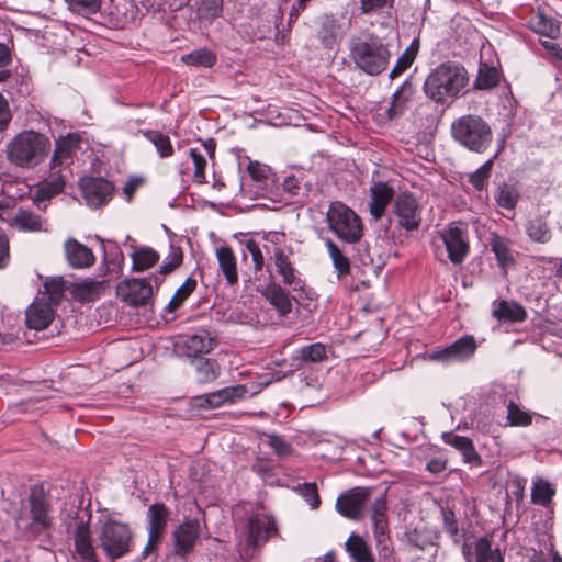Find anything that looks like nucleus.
Returning <instances> with one entry per match:
<instances>
[{
    "label": "nucleus",
    "instance_id": "obj_1",
    "mask_svg": "<svg viewBox=\"0 0 562 562\" xmlns=\"http://www.w3.org/2000/svg\"><path fill=\"white\" fill-rule=\"evenodd\" d=\"M469 83L467 69L453 61H446L434 68L427 76L423 90L437 104H449L459 98Z\"/></svg>",
    "mask_w": 562,
    "mask_h": 562
},
{
    "label": "nucleus",
    "instance_id": "obj_2",
    "mask_svg": "<svg viewBox=\"0 0 562 562\" xmlns=\"http://www.w3.org/2000/svg\"><path fill=\"white\" fill-rule=\"evenodd\" d=\"M50 146L48 136L34 130H26L10 139L5 146V155L11 165L33 169L46 159Z\"/></svg>",
    "mask_w": 562,
    "mask_h": 562
},
{
    "label": "nucleus",
    "instance_id": "obj_3",
    "mask_svg": "<svg viewBox=\"0 0 562 562\" xmlns=\"http://www.w3.org/2000/svg\"><path fill=\"white\" fill-rule=\"evenodd\" d=\"M350 58L364 74L378 76L386 69L391 53L381 38L370 35L350 42Z\"/></svg>",
    "mask_w": 562,
    "mask_h": 562
},
{
    "label": "nucleus",
    "instance_id": "obj_4",
    "mask_svg": "<svg viewBox=\"0 0 562 562\" xmlns=\"http://www.w3.org/2000/svg\"><path fill=\"white\" fill-rule=\"evenodd\" d=\"M453 138L468 149L483 153L492 142V130L487 122L477 115H463L451 125Z\"/></svg>",
    "mask_w": 562,
    "mask_h": 562
},
{
    "label": "nucleus",
    "instance_id": "obj_5",
    "mask_svg": "<svg viewBox=\"0 0 562 562\" xmlns=\"http://www.w3.org/2000/svg\"><path fill=\"white\" fill-rule=\"evenodd\" d=\"M329 229L342 241L358 243L363 236V225L360 216L340 201L329 204L326 212Z\"/></svg>",
    "mask_w": 562,
    "mask_h": 562
},
{
    "label": "nucleus",
    "instance_id": "obj_6",
    "mask_svg": "<svg viewBox=\"0 0 562 562\" xmlns=\"http://www.w3.org/2000/svg\"><path fill=\"white\" fill-rule=\"evenodd\" d=\"M99 546L110 560L126 555L132 549V531L127 525L106 521L98 536Z\"/></svg>",
    "mask_w": 562,
    "mask_h": 562
},
{
    "label": "nucleus",
    "instance_id": "obj_7",
    "mask_svg": "<svg viewBox=\"0 0 562 562\" xmlns=\"http://www.w3.org/2000/svg\"><path fill=\"white\" fill-rule=\"evenodd\" d=\"M393 213L398 226L407 232L418 229L422 224L423 206L412 192H402L394 199Z\"/></svg>",
    "mask_w": 562,
    "mask_h": 562
},
{
    "label": "nucleus",
    "instance_id": "obj_8",
    "mask_svg": "<svg viewBox=\"0 0 562 562\" xmlns=\"http://www.w3.org/2000/svg\"><path fill=\"white\" fill-rule=\"evenodd\" d=\"M151 279L154 280V277L122 281L116 289L117 295L131 306H144L150 301L153 295Z\"/></svg>",
    "mask_w": 562,
    "mask_h": 562
},
{
    "label": "nucleus",
    "instance_id": "obj_9",
    "mask_svg": "<svg viewBox=\"0 0 562 562\" xmlns=\"http://www.w3.org/2000/svg\"><path fill=\"white\" fill-rule=\"evenodd\" d=\"M80 188L87 204L94 209L108 203L114 193L113 183L102 177L83 178Z\"/></svg>",
    "mask_w": 562,
    "mask_h": 562
},
{
    "label": "nucleus",
    "instance_id": "obj_10",
    "mask_svg": "<svg viewBox=\"0 0 562 562\" xmlns=\"http://www.w3.org/2000/svg\"><path fill=\"white\" fill-rule=\"evenodd\" d=\"M270 263L268 265V269L270 271V277H273V271L279 277H281V281L292 288L293 290H297L302 288V280L297 270L294 268L290 257L283 251V249L276 247L273 249L272 255L270 256Z\"/></svg>",
    "mask_w": 562,
    "mask_h": 562
},
{
    "label": "nucleus",
    "instance_id": "obj_11",
    "mask_svg": "<svg viewBox=\"0 0 562 562\" xmlns=\"http://www.w3.org/2000/svg\"><path fill=\"white\" fill-rule=\"evenodd\" d=\"M247 544L255 548L265 543L271 536L277 533L276 521L272 516L252 514L247 518Z\"/></svg>",
    "mask_w": 562,
    "mask_h": 562
},
{
    "label": "nucleus",
    "instance_id": "obj_12",
    "mask_svg": "<svg viewBox=\"0 0 562 562\" xmlns=\"http://www.w3.org/2000/svg\"><path fill=\"white\" fill-rule=\"evenodd\" d=\"M65 183L60 170L50 169L49 176L41 181L35 190L33 202L37 209L44 212L50 199L63 192Z\"/></svg>",
    "mask_w": 562,
    "mask_h": 562
},
{
    "label": "nucleus",
    "instance_id": "obj_13",
    "mask_svg": "<svg viewBox=\"0 0 562 562\" xmlns=\"http://www.w3.org/2000/svg\"><path fill=\"white\" fill-rule=\"evenodd\" d=\"M307 24L314 29V36L324 48L333 49L340 35V25L334 15L322 14Z\"/></svg>",
    "mask_w": 562,
    "mask_h": 562
},
{
    "label": "nucleus",
    "instance_id": "obj_14",
    "mask_svg": "<svg viewBox=\"0 0 562 562\" xmlns=\"http://www.w3.org/2000/svg\"><path fill=\"white\" fill-rule=\"evenodd\" d=\"M32 522L29 530L36 535L52 526L49 512L52 509L47 494H30Z\"/></svg>",
    "mask_w": 562,
    "mask_h": 562
},
{
    "label": "nucleus",
    "instance_id": "obj_15",
    "mask_svg": "<svg viewBox=\"0 0 562 562\" xmlns=\"http://www.w3.org/2000/svg\"><path fill=\"white\" fill-rule=\"evenodd\" d=\"M476 350V342L472 336H463L445 349L434 352L431 359L438 361H462L470 358Z\"/></svg>",
    "mask_w": 562,
    "mask_h": 562
},
{
    "label": "nucleus",
    "instance_id": "obj_16",
    "mask_svg": "<svg viewBox=\"0 0 562 562\" xmlns=\"http://www.w3.org/2000/svg\"><path fill=\"white\" fill-rule=\"evenodd\" d=\"M64 252L68 265L74 269H86L95 262L93 251L75 238L65 240Z\"/></svg>",
    "mask_w": 562,
    "mask_h": 562
},
{
    "label": "nucleus",
    "instance_id": "obj_17",
    "mask_svg": "<svg viewBox=\"0 0 562 562\" xmlns=\"http://www.w3.org/2000/svg\"><path fill=\"white\" fill-rule=\"evenodd\" d=\"M442 239L450 261L453 265L462 263L470 249L463 231L459 227H449L442 233Z\"/></svg>",
    "mask_w": 562,
    "mask_h": 562
},
{
    "label": "nucleus",
    "instance_id": "obj_18",
    "mask_svg": "<svg viewBox=\"0 0 562 562\" xmlns=\"http://www.w3.org/2000/svg\"><path fill=\"white\" fill-rule=\"evenodd\" d=\"M246 394L244 385H234L220 389L198 397L199 405L203 408H216L225 404H233Z\"/></svg>",
    "mask_w": 562,
    "mask_h": 562
},
{
    "label": "nucleus",
    "instance_id": "obj_19",
    "mask_svg": "<svg viewBox=\"0 0 562 562\" xmlns=\"http://www.w3.org/2000/svg\"><path fill=\"white\" fill-rule=\"evenodd\" d=\"M199 535L196 521L181 524L173 531V553L180 557L188 555L193 550Z\"/></svg>",
    "mask_w": 562,
    "mask_h": 562
},
{
    "label": "nucleus",
    "instance_id": "obj_20",
    "mask_svg": "<svg viewBox=\"0 0 562 562\" xmlns=\"http://www.w3.org/2000/svg\"><path fill=\"white\" fill-rule=\"evenodd\" d=\"M386 499L382 495L378 497L372 505L371 521L373 527L374 538L379 547L387 548L389 538V521L386 515Z\"/></svg>",
    "mask_w": 562,
    "mask_h": 562
},
{
    "label": "nucleus",
    "instance_id": "obj_21",
    "mask_svg": "<svg viewBox=\"0 0 562 562\" xmlns=\"http://www.w3.org/2000/svg\"><path fill=\"white\" fill-rule=\"evenodd\" d=\"M259 292L274 307L279 316L284 317L291 313L292 302L290 295L288 291L274 280H270Z\"/></svg>",
    "mask_w": 562,
    "mask_h": 562
},
{
    "label": "nucleus",
    "instance_id": "obj_22",
    "mask_svg": "<svg viewBox=\"0 0 562 562\" xmlns=\"http://www.w3.org/2000/svg\"><path fill=\"white\" fill-rule=\"evenodd\" d=\"M416 88L411 78H407L393 93L390 106L386 110L389 120H395L402 116L413 100Z\"/></svg>",
    "mask_w": 562,
    "mask_h": 562
},
{
    "label": "nucleus",
    "instance_id": "obj_23",
    "mask_svg": "<svg viewBox=\"0 0 562 562\" xmlns=\"http://www.w3.org/2000/svg\"><path fill=\"white\" fill-rule=\"evenodd\" d=\"M75 550L81 562H98L89 526L80 521L74 533Z\"/></svg>",
    "mask_w": 562,
    "mask_h": 562
},
{
    "label": "nucleus",
    "instance_id": "obj_24",
    "mask_svg": "<svg viewBox=\"0 0 562 562\" xmlns=\"http://www.w3.org/2000/svg\"><path fill=\"white\" fill-rule=\"evenodd\" d=\"M370 214L374 220H380L386 209V205L394 198V189L386 182H375L370 189Z\"/></svg>",
    "mask_w": 562,
    "mask_h": 562
},
{
    "label": "nucleus",
    "instance_id": "obj_25",
    "mask_svg": "<svg viewBox=\"0 0 562 562\" xmlns=\"http://www.w3.org/2000/svg\"><path fill=\"white\" fill-rule=\"evenodd\" d=\"M369 494H339L337 510L345 517L359 519L362 516Z\"/></svg>",
    "mask_w": 562,
    "mask_h": 562
},
{
    "label": "nucleus",
    "instance_id": "obj_26",
    "mask_svg": "<svg viewBox=\"0 0 562 562\" xmlns=\"http://www.w3.org/2000/svg\"><path fill=\"white\" fill-rule=\"evenodd\" d=\"M528 27L540 35L555 38L560 33V25L557 20L548 15L546 11L538 8L527 21Z\"/></svg>",
    "mask_w": 562,
    "mask_h": 562
},
{
    "label": "nucleus",
    "instance_id": "obj_27",
    "mask_svg": "<svg viewBox=\"0 0 562 562\" xmlns=\"http://www.w3.org/2000/svg\"><path fill=\"white\" fill-rule=\"evenodd\" d=\"M214 346V338L205 329H200L183 340L186 355L193 359L200 358L199 355L209 353L213 350Z\"/></svg>",
    "mask_w": 562,
    "mask_h": 562
},
{
    "label": "nucleus",
    "instance_id": "obj_28",
    "mask_svg": "<svg viewBox=\"0 0 562 562\" xmlns=\"http://www.w3.org/2000/svg\"><path fill=\"white\" fill-rule=\"evenodd\" d=\"M77 147L78 137L74 134H67L56 139L55 149L50 159V169L54 170L57 167L69 165Z\"/></svg>",
    "mask_w": 562,
    "mask_h": 562
},
{
    "label": "nucleus",
    "instance_id": "obj_29",
    "mask_svg": "<svg viewBox=\"0 0 562 562\" xmlns=\"http://www.w3.org/2000/svg\"><path fill=\"white\" fill-rule=\"evenodd\" d=\"M194 378L199 384H210L221 375V366L216 359L200 357L191 360Z\"/></svg>",
    "mask_w": 562,
    "mask_h": 562
},
{
    "label": "nucleus",
    "instance_id": "obj_30",
    "mask_svg": "<svg viewBox=\"0 0 562 562\" xmlns=\"http://www.w3.org/2000/svg\"><path fill=\"white\" fill-rule=\"evenodd\" d=\"M524 227L526 235L533 243L548 244L552 240L553 233L544 215H537L527 220Z\"/></svg>",
    "mask_w": 562,
    "mask_h": 562
},
{
    "label": "nucleus",
    "instance_id": "obj_31",
    "mask_svg": "<svg viewBox=\"0 0 562 562\" xmlns=\"http://www.w3.org/2000/svg\"><path fill=\"white\" fill-rule=\"evenodd\" d=\"M218 269L225 277L226 283L234 286L238 283L237 259L228 246L216 248Z\"/></svg>",
    "mask_w": 562,
    "mask_h": 562
},
{
    "label": "nucleus",
    "instance_id": "obj_32",
    "mask_svg": "<svg viewBox=\"0 0 562 562\" xmlns=\"http://www.w3.org/2000/svg\"><path fill=\"white\" fill-rule=\"evenodd\" d=\"M510 240L506 237L494 234L490 240L491 251L495 255L501 269L506 271L515 263L514 250Z\"/></svg>",
    "mask_w": 562,
    "mask_h": 562
},
{
    "label": "nucleus",
    "instance_id": "obj_33",
    "mask_svg": "<svg viewBox=\"0 0 562 562\" xmlns=\"http://www.w3.org/2000/svg\"><path fill=\"white\" fill-rule=\"evenodd\" d=\"M168 509L164 504H153L148 508V533L150 541L161 539L167 525Z\"/></svg>",
    "mask_w": 562,
    "mask_h": 562
},
{
    "label": "nucleus",
    "instance_id": "obj_34",
    "mask_svg": "<svg viewBox=\"0 0 562 562\" xmlns=\"http://www.w3.org/2000/svg\"><path fill=\"white\" fill-rule=\"evenodd\" d=\"M54 318L52 307L44 304H33L26 311L25 323L31 329H45Z\"/></svg>",
    "mask_w": 562,
    "mask_h": 562
},
{
    "label": "nucleus",
    "instance_id": "obj_35",
    "mask_svg": "<svg viewBox=\"0 0 562 562\" xmlns=\"http://www.w3.org/2000/svg\"><path fill=\"white\" fill-rule=\"evenodd\" d=\"M103 289L104 281L85 280L80 283L71 284L70 292L76 301L86 303L98 300Z\"/></svg>",
    "mask_w": 562,
    "mask_h": 562
},
{
    "label": "nucleus",
    "instance_id": "obj_36",
    "mask_svg": "<svg viewBox=\"0 0 562 562\" xmlns=\"http://www.w3.org/2000/svg\"><path fill=\"white\" fill-rule=\"evenodd\" d=\"M345 549L350 555L352 562H374L370 547L362 537L355 532L348 537L345 543Z\"/></svg>",
    "mask_w": 562,
    "mask_h": 562
},
{
    "label": "nucleus",
    "instance_id": "obj_37",
    "mask_svg": "<svg viewBox=\"0 0 562 562\" xmlns=\"http://www.w3.org/2000/svg\"><path fill=\"white\" fill-rule=\"evenodd\" d=\"M443 440L446 443H448V445L452 446L453 448H456L457 450H459L462 453L465 462L480 463V456L475 451L473 442L470 438L449 432V434H443Z\"/></svg>",
    "mask_w": 562,
    "mask_h": 562
},
{
    "label": "nucleus",
    "instance_id": "obj_38",
    "mask_svg": "<svg viewBox=\"0 0 562 562\" xmlns=\"http://www.w3.org/2000/svg\"><path fill=\"white\" fill-rule=\"evenodd\" d=\"M327 359L326 346L321 342H314L300 348L294 356L299 367L319 363Z\"/></svg>",
    "mask_w": 562,
    "mask_h": 562
},
{
    "label": "nucleus",
    "instance_id": "obj_39",
    "mask_svg": "<svg viewBox=\"0 0 562 562\" xmlns=\"http://www.w3.org/2000/svg\"><path fill=\"white\" fill-rule=\"evenodd\" d=\"M132 270L136 272L145 271L154 267L159 261V254L147 246L134 249L131 254Z\"/></svg>",
    "mask_w": 562,
    "mask_h": 562
},
{
    "label": "nucleus",
    "instance_id": "obj_40",
    "mask_svg": "<svg viewBox=\"0 0 562 562\" xmlns=\"http://www.w3.org/2000/svg\"><path fill=\"white\" fill-rule=\"evenodd\" d=\"M406 541L419 550H425L429 546H434L437 541V533L428 527H420L407 530L404 533Z\"/></svg>",
    "mask_w": 562,
    "mask_h": 562
},
{
    "label": "nucleus",
    "instance_id": "obj_41",
    "mask_svg": "<svg viewBox=\"0 0 562 562\" xmlns=\"http://www.w3.org/2000/svg\"><path fill=\"white\" fill-rule=\"evenodd\" d=\"M493 316L499 321L515 323L525 321L527 313L520 304L502 300L498 307L493 311Z\"/></svg>",
    "mask_w": 562,
    "mask_h": 562
},
{
    "label": "nucleus",
    "instance_id": "obj_42",
    "mask_svg": "<svg viewBox=\"0 0 562 562\" xmlns=\"http://www.w3.org/2000/svg\"><path fill=\"white\" fill-rule=\"evenodd\" d=\"M182 261L183 251L181 247L171 244L169 247V254L165 258L164 263L160 266L159 276H154V282L156 286L158 288L162 283L164 276L171 273L175 269L180 267Z\"/></svg>",
    "mask_w": 562,
    "mask_h": 562
},
{
    "label": "nucleus",
    "instance_id": "obj_43",
    "mask_svg": "<svg viewBox=\"0 0 562 562\" xmlns=\"http://www.w3.org/2000/svg\"><path fill=\"white\" fill-rule=\"evenodd\" d=\"M499 76V70L496 67L481 63L474 80V88L477 90L492 89L498 85Z\"/></svg>",
    "mask_w": 562,
    "mask_h": 562
},
{
    "label": "nucleus",
    "instance_id": "obj_44",
    "mask_svg": "<svg viewBox=\"0 0 562 562\" xmlns=\"http://www.w3.org/2000/svg\"><path fill=\"white\" fill-rule=\"evenodd\" d=\"M181 60L188 66L211 68L216 61L215 53L207 48H199L181 56Z\"/></svg>",
    "mask_w": 562,
    "mask_h": 562
},
{
    "label": "nucleus",
    "instance_id": "obj_45",
    "mask_svg": "<svg viewBox=\"0 0 562 562\" xmlns=\"http://www.w3.org/2000/svg\"><path fill=\"white\" fill-rule=\"evenodd\" d=\"M142 134L156 147L160 158L173 155V147L168 135L155 130L142 131Z\"/></svg>",
    "mask_w": 562,
    "mask_h": 562
},
{
    "label": "nucleus",
    "instance_id": "obj_46",
    "mask_svg": "<svg viewBox=\"0 0 562 562\" xmlns=\"http://www.w3.org/2000/svg\"><path fill=\"white\" fill-rule=\"evenodd\" d=\"M519 191L510 184L503 183L498 186L494 199L496 204L505 210L514 211L519 200Z\"/></svg>",
    "mask_w": 562,
    "mask_h": 562
},
{
    "label": "nucleus",
    "instance_id": "obj_47",
    "mask_svg": "<svg viewBox=\"0 0 562 562\" xmlns=\"http://www.w3.org/2000/svg\"><path fill=\"white\" fill-rule=\"evenodd\" d=\"M475 562H504L498 549L492 550L491 541L482 537L474 544Z\"/></svg>",
    "mask_w": 562,
    "mask_h": 562
},
{
    "label": "nucleus",
    "instance_id": "obj_48",
    "mask_svg": "<svg viewBox=\"0 0 562 562\" xmlns=\"http://www.w3.org/2000/svg\"><path fill=\"white\" fill-rule=\"evenodd\" d=\"M328 254L333 265L337 271L338 277L347 276L350 272V261L347 256L342 254L339 247L329 238L325 240Z\"/></svg>",
    "mask_w": 562,
    "mask_h": 562
},
{
    "label": "nucleus",
    "instance_id": "obj_49",
    "mask_svg": "<svg viewBox=\"0 0 562 562\" xmlns=\"http://www.w3.org/2000/svg\"><path fill=\"white\" fill-rule=\"evenodd\" d=\"M15 225L22 231L37 232L42 229L43 220L29 210H19L14 216Z\"/></svg>",
    "mask_w": 562,
    "mask_h": 562
},
{
    "label": "nucleus",
    "instance_id": "obj_50",
    "mask_svg": "<svg viewBox=\"0 0 562 562\" xmlns=\"http://www.w3.org/2000/svg\"><path fill=\"white\" fill-rule=\"evenodd\" d=\"M196 280L189 277L186 279V281L182 283L181 286H179L171 297L170 302L167 305V310L169 312H173L177 308H179L182 303L192 294V292L196 288Z\"/></svg>",
    "mask_w": 562,
    "mask_h": 562
},
{
    "label": "nucleus",
    "instance_id": "obj_51",
    "mask_svg": "<svg viewBox=\"0 0 562 562\" xmlns=\"http://www.w3.org/2000/svg\"><path fill=\"white\" fill-rule=\"evenodd\" d=\"M267 443L279 458H288L294 453L291 443L283 437L277 434H268Z\"/></svg>",
    "mask_w": 562,
    "mask_h": 562
},
{
    "label": "nucleus",
    "instance_id": "obj_52",
    "mask_svg": "<svg viewBox=\"0 0 562 562\" xmlns=\"http://www.w3.org/2000/svg\"><path fill=\"white\" fill-rule=\"evenodd\" d=\"M45 291L53 304H59L64 293L68 290V282L61 278L52 279L44 284Z\"/></svg>",
    "mask_w": 562,
    "mask_h": 562
},
{
    "label": "nucleus",
    "instance_id": "obj_53",
    "mask_svg": "<svg viewBox=\"0 0 562 562\" xmlns=\"http://www.w3.org/2000/svg\"><path fill=\"white\" fill-rule=\"evenodd\" d=\"M68 8L79 14H93L101 8V0H65Z\"/></svg>",
    "mask_w": 562,
    "mask_h": 562
},
{
    "label": "nucleus",
    "instance_id": "obj_54",
    "mask_svg": "<svg viewBox=\"0 0 562 562\" xmlns=\"http://www.w3.org/2000/svg\"><path fill=\"white\" fill-rule=\"evenodd\" d=\"M492 166V160H487L476 171L470 175L469 182L476 190H483L486 187L488 178L491 176Z\"/></svg>",
    "mask_w": 562,
    "mask_h": 562
},
{
    "label": "nucleus",
    "instance_id": "obj_55",
    "mask_svg": "<svg viewBox=\"0 0 562 562\" xmlns=\"http://www.w3.org/2000/svg\"><path fill=\"white\" fill-rule=\"evenodd\" d=\"M507 419L512 426H527L532 420L531 416L521 411L513 401L507 405Z\"/></svg>",
    "mask_w": 562,
    "mask_h": 562
},
{
    "label": "nucleus",
    "instance_id": "obj_56",
    "mask_svg": "<svg viewBox=\"0 0 562 562\" xmlns=\"http://www.w3.org/2000/svg\"><path fill=\"white\" fill-rule=\"evenodd\" d=\"M316 454L321 458L328 460H336L341 458L340 448L331 440L323 439L316 445Z\"/></svg>",
    "mask_w": 562,
    "mask_h": 562
},
{
    "label": "nucleus",
    "instance_id": "obj_57",
    "mask_svg": "<svg viewBox=\"0 0 562 562\" xmlns=\"http://www.w3.org/2000/svg\"><path fill=\"white\" fill-rule=\"evenodd\" d=\"M189 154L194 165L195 179L201 183L205 182V167L207 162L204 155L198 148H191Z\"/></svg>",
    "mask_w": 562,
    "mask_h": 562
},
{
    "label": "nucleus",
    "instance_id": "obj_58",
    "mask_svg": "<svg viewBox=\"0 0 562 562\" xmlns=\"http://www.w3.org/2000/svg\"><path fill=\"white\" fill-rule=\"evenodd\" d=\"M245 249L251 256L255 271H261L265 266V257L259 248V245L255 240L248 239L245 243Z\"/></svg>",
    "mask_w": 562,
    "mask_h": 562
},
{
    "label": "nucleus",
    "instance_id": "obj_59",
    "mask_svg": "<svg viewBox=\"0 0 562 562\" xmlns=\"http://www.w3.org/2000/svg\"><path fill=\"white\" fill-rule=\"evenodd\" d=\"M414 56L412 52H404L396 60V64L391 69L389 77L391 79H395L401 74H403L406 69H408L414 63Z\"/></svg>",
    "mask_w": 562,
    "mask_h": 562
},
{
    "label": "nucleus",
    "instance_id": "obj_60",
    "mask_svg": "<svg viewBox=\"0 0 562 562\" xmlns=\"http://www.w3.org/2000/svg\"><path fill=\"white\" fill-rule=\"evenodd\" d=\"M443 515V527L449 536L456 543L460 541V532L458 528V524L454 517V513L452 510H442Z\"/></svg>",
    "mask_w": 562,
    "mask_h": 562
},
{
    "label": "nucleus",
    "instance_id": "obj_61",
    "mask_svg": "<svg viewBox=\"0 0 562 562\" xmlns=\"http://www.w3.org/2000/svg\"><path fill=\"white\" fill-rule=\"evenodd\" d=\"M12 120V113L9 108L7 99L0 93V132H3L9 126Z\"/></svg>",
    "mask_w": 562,
    "mask_h": 562
},
{
    "label": "nucleus",
    "instance_id": "obj_62",
    "mask_svg": "<svg viewBox=\"0 0 562 562\" xmlns=\"http://www.w3.org/2000/svg\"><path fill=\"white\" fill-rule=\"evenodd\" d=\"M247 171L249 172L250 177L256 181H262L267 178V168L266 166H262L258 161H250L247 167Z\"/></svg>",
    "mask_w": 562,
    "mask_h": 562
},
{
    "label": "nucleus",
    "instance_id": "obj_63",
    "mask_svg": "<svg viewBox=\"0 0 562 562\" xmlns=\"http://www.w3.org/2000/svg\"><path fill=\"white\" fill-rule=\"evenodd\" d=\"M389 0H360V9L364 14L371 13L386 5Z\"/></svg>",
    "mask_w": 562,
    "mask_h": 562
},
{
    "label": "nucleus",
    "instance_id": "obj_64",
    "mask_svg": "<svg viewBox=\"0 0 562 562\" xmlns=\"http://www.w3.org/2000/svg\"><path fill=\"white\" fill-rule=\"evenodd\" d=\"M9 261V241L0 229V268L7 266Z\"/></svg>",
    "mask_w": 562,
    "mask_h": 562
}]
</instances>
